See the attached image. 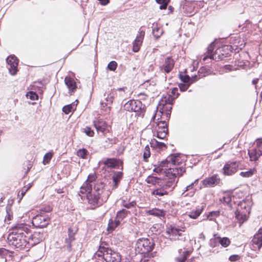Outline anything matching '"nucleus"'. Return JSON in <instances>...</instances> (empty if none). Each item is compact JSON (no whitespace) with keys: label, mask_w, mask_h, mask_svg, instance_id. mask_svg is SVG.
I'll return each mask as SVG.
<instances>
[{"label":"nucleus","mask_w":262,"mask_h":262,"mask_svg":"<svg viewBox=\"0 0 262 262\" xmlns=\"http://www.w3.org/2000/svg\"><path fill=\"white\" fill-rule=\"evenodd\" d=\"M104 184L96 180V175L90 174L81 186L79 194L82 199L85 195L89 204L96 207L105 201L110 194L109 191H104Z\"/></svg>","instance_id":"obj_1"},{"label":"nucleus","mask_w":262,"mask_h":262,"mask_svg":"<svg viewBox=\"0 0 262 262\" xmlns=\"http://www.w3.org/2000/svg\"><path fill=\"white\" fill-rule=\"evenodd\" d=\"M30 226L26 223H18L13 228L12 232L8 235V241L10 245L16 248L29 249L28 237Z\"/></svg>","instance_id":"obj_2"},{"label":"nucleus","mask_w":262,"mask_h":262,"mask_svg":"<svg viewBox=\"0 0 262 262\" xmlns=\"http://www.w3.org/2000/svg\"><path fill=\"white\" fill-rule=\"evenodd\" d=\"M178 180L176 177L168 178L163 180V182L151 190V194L156 198L167 195L172 191L177 185Z\"/></svg>","instance_id":"obj_3"},{"label":"nucleus","mask_w":262,"mask_h":262,"mask_svg":"<svg viewBox=\"0 0 262 262\" xmlns=\"http://www.w3.org/2000/svg\"><path fill=\"white\" fill-rule=\"evenodd\" d=\"M94 256L100 257L105 262H121V259L119 253L111 249L105 242L100 244Z\"/></svg>","instance_id":"obj_4"},{"label":"nucleus","mask_w":262,"mask_h":262,"mask_svg":"<svg viewBox=\"0 0 262 262\" xmlns=\"http://www.w3.org/2000/svg\"><path fill=\"white\" fill-rule=\"evenodd\" d=\"M174 100V97H172L170 94L163 96L159 101L157 112L152 119H154L156 115L165 116L166 118H169Z\"/></svg>","instance_id":"obj_5"},{"label":"nucleus","mask_w":262,"mask_h":262,"mask_svg":"<svg viewBox=\"0 0 262 262\" xmlns=\"http://www.w3.org/2000/svg\"><path fill=\"white\" fill-rule=\"evenodd\" d=\"M154 246L155 244L152 241L148 238H140L137 241L136 247V250L141 254L147 255V257L144 256L141 259V262H147L149 261L147 257H148L149 254L152 255V253L149 254V252L153 249Z\"/></svg>","instance_id":"obj_6"},{"label":"nucleus","mask_w":262,"mask_h":262,"mask_svg":"<svg viewBox=\"0 0 262 262\" xmlns=\"http://www.w3.org/2000/svg\"><path fill=\"white\" fill-rule=\"evenodd\" d=\"M51 211V208L50 206H48L45 210L41 209L40 212L33 217L32 221L33 226L40 228L46 227L50 221L49 215L46 213Z\"/></svg>","instance_id":"obj_7"},{"label":"nucleus","mask_w":262,"mask_h":262,"mask_svg":"<svg viewBox=\"0 0 262 262\" xmlns=\"http://www.w3.org/2000/svg\"><path fill=\"white\" fill-rule=\"evenodd\" d=\"M124 109L128 112H134L138 117L143 118L145 113V106L138 100H130L124 105Z\"/></svg>","instance_id":"obj_8"},{"label":"nucleus","mask_w":262,"mask_h":262,"mask_svg":"<svg viewBox=\"0 0 262 262\" xmlns=\"http://www.w3.org/2000/svg\"><path fill=\"white\" fill-rule=\"evenodd\" d=\"M117 96V91L112 89L104 94V99H102L101 101V110L104 112V114L110 113L111 110V105Z\"/></svg>","instance_id":"obj_9"},{"label":"nucleus","mask_w":262,"mask_h":262,"mask_svg":"<svg viewBox=\"0 0 262 262\" xmlns=\"http://www.w3.org/2000/svg\"><path fill=\"white\" fill-rule=\"evenodd\" d=\"M214 44L212 42L207 48V53L205 54L203 60L205 61L207 59L210 58L216 61L220 60H223L226 57L225 53H223L224 49L228 47H222L216 49L214 52H213L214 50Z\"/></svg>","instance_id":"obj_10"},{"label":"nucleus","mask_w":262,"mask_h":262,"mask_svg":"<svg viewBox=\"0 0 262 262\" xmlns=\"http://www.w3.org/2000/svg\"><path fill=\"white\" fill-rule=\"evenodd\" d=\"M214 44L212 42L207 48V53L205 54L203 60L205 61L207 59L210 58L216 61L220 60H223L226 57L225 53H223L224 49L228 47H222L216 49L214 52H213L214 50Z\"/></svg>","instance_id":"obj_11"},{"label":"nucleus","mask_w":262,"mask_h":262,"mask_svg":"<svg viewBox=\"0 0 262 262\" xmlns=\"http://www.w3.org/2000/svg\"><path fill=\"white\" fill-rule=\"evenodd\" d=\"M214 44L212 42L207 48V53L205 54L203 60L205 61L207 59L210 58L216 61L220 60H223L226 57L225 53H223L224 49L228 47H222L216 49L214 52H213L214 50Z\"/></svg>","instance_id":"obj_12"},{"label":"nucleus","mask_w":262,"mask_h":262,"mask_svg":"<svg viewBox=\"0 0 262 262\" xmlns=\"http://www.w3.org/2000/svg\"><path fill=\"white\" fill-rule=\"evenodd\" d=\"M251 202L249 200L241 202L237 206L236 215L237 218L244 217L247 219V215L249 214L251 210Z\"/></svg>","instance_id":"obj_13"},{"label":"nucleus","mask_w":262,"mask_h":262,"mask_svg":"<svg viewBox=\"0 0 262 262\" xmlns=\"http://www.w3.org/2000/svg\"><path fill=\"white\" fill-rule=\"evenodd\" d=\"M47 236L46 232L40 231H35L31 235L27 236L28 241V247H31L39 243L45 238Z\"/></svg>","instance_id":"obj_14"},{"label":"nucleus","mask_w":262,"mask_h":262,"mask_svg":"<svg viewBox=\"0 0 262 262\" xmlns=\"http://www.w3.org/2000/svg\"><path fill=\"white\" fill-rule=\"evenodd\" d=\"M180 162V156L178 155H171L168 156L166 159L160 162L159 165L163 167L171 166V165H176Z\"/></svg>","instance_id":"obj_15"},{"label":"nucleus","mask_w":262,"mask_h":262,"mask_svg":"<svg viewBox=\"0 0 262 262\" xmlns=\"http://www.w3.org/2000/svg\"><path fill=\"white\" fill-rule=\"evenodd\" d=\"M7 62L10 74L15 75L17 72L18 60L14 55H10L7 58Z\"/></svg>","instance_id":"obj_16"},{"label":"nucleus","mask_w":262,"mask_h":262,"mask_svg":"<svg viewBox=\"0 0 262 262\" xmlns=\"http://www.w3.org/2000/svg\"><path fill=\"white\" fill-rule=\"evenodd\" d=\"M220 179L217 174L206 178L201 181L204 187H213L219 184Z\"/></svg>","instance_id":"obj_17"},{"label":"nucleus","mask_w":262,"mask_h":262,"mask_svg":"<svg viewBox=\"0 0 262 262\" xmlns=\"http://www.w3.org/2000/svg\"><path fill=\"white\" fill-rule=\"evenodd\" d=\"M238 168V163L237 162H229L227 163L223 168V173L225 175L231 176L235 173Z\"/></svg>","instance_id":"obj_18"},{"label":"nucleus","mask_w":262,"mask_h":262,"mask_svg":"<svg viewBox=\"0 0 262 262\" xmlns=\"http://www.w3.org/2000/svg\"><path fill=\"white\" fill-rule=\"evenodd\" d=\"M182 231V229L170 225L167 228L166 233L171 241H175L179 239V237L181 236Z\"/></svg>","instance_id":"obj_19"},{"label":"nucleus","mask_w":262,"mask_h":262,"mask_svg":"<svg viewBox=\"0 0 262 262\" xmlns=\"http://www.w3.org/2000/svg\"><path fill=\"white\" fill-rule=\"evenodd\" d=\"M93 125L98 132L105 134V132H108V126L107 123L102 119L96 118L93 121Z\"/></svg>","instance_id":"obj_20"},{"label":"nucleus","mask_w":262,"mask_h":262,"mask_svg":"<svg viewBox=\"0 0 262 262\" xmlns=\"http://www.w3.org/2000/svg\"><path fill=\"white\" fill-rule=\"evenodd\" d=\"M145 35V32L143 30L140 31L137 34L136 39L133 43V51L137 52L139 51Z\"/></svg>","instance_id":"obj_21"},{"label":"nucleus","mask_w":262,"mask_h":262,"mask_svg":"<svg viewBox=\"0 0 262 262\" xmlns=\"http://www.w3.org/2000/svg\"><path fill=\"white\" fill-rule=\"evenodd\" d=\"M174 60L170 57H168L165 58L164 63L160 67L161 70L167 73H169L173 68Z\"/></svg>","instance_id":"obj_22"},{"label":"nucleus","mask_w":262,"mask_h":262,"mask_svg":"<svg viewBox=\"0 0 262 262\" xmlns=\"http://www.w3.org/2000/svg\"><path fill=\"white\" fill-rule=\"evenodd\" d=\"M146 213L149 215L157 216L161 219L165 217L167 213V211L163 209H160L155 208L147 211Z\"/></svg>","instance_id":"obj_23"},{"label":"nucleus","mask_w":262,"mask_h":262,"mask_svg":"<svg viewBox=\"0 0 262 262\" xmlns=\"http://www.w3.org/2000/svg\"><path fill=\"white\" fill-rule=\"evenodd\" d=\"M76 230L72 228H69L68 229V237L66 238V243L67 244V247L69 251L71 250V243L75 240V234Z\"/></svg>","instance_id":"obj_24"},{"label":"nucleus","mask_w":262,"mask_h":262,"mask_svg":"<svg viewBox=\"0 0 262 262\" xmlns=\"http://www.w3.org/2000/svg\"><path fill=\"white\" fill-rule=\"evenodd\" d=\"M64 82L69 92H74L77 89V85L74 79L70 77H66L64 78Z\"/></svg>","instance_id":"obj_25"},{"label":"nucleus","mask_w":262,"mask_h":262,"mask_svg":"<svg viewBox=\"0 0 262 262\" xmlns=\"http://www.w3.org/2000/svg\"><path fill=\"white\" fill-rule=\"evenodd\" d=\"M252 242L259 249L262 246V228L260 229L257 233L254 236Z\"/></svg>","instance_id":"obj_26"},{"label":"nucleus","mask_w":262,"mask_h":262,"mask_svg":"<svg viewBox=\"0 0 262 262\" xmlns=\"http://www.w3.org/2000/svg\"><path fill=\"white\" fill-rule=\"evenodd\" d=\"M103 163L108 167L116 168L119 166L120 161L119 160L115 158H107Z\"/></svg>","instance_id":"obj_27"},{"label":"nucleus","mask_w":262,"mask_h":262,"mask_svg":"<svg viewBox=\"0 0 262 262\" xmlns=\"http://www.w3.org/2000/svg\"><path fill=\"white\" fill-rule=\"evenodd\" d=\"M145 181L147 183L154 185L156 187L158 186L159 184L162 183L163 182V180H162L157 177L149 176L146 178Z\"/></svg>","instance_id":"obj_28"},{"label":"nucleus","mask_w":262,"mask_h":262,"mask_svg":"<svg viewBox=\"0 0 262 262\" xmlns=\"http://www.w3.org/2000/svg\"><path fill=\"white\" fill-rule=\"evenodd\" d=\"M152 34L156 38H159L163 34V29L158 24L154 23L152 24Z\"/></svg>","instance_id":"obj_29"},{"label":"nucleus","mask_w":262,"mask_h":262,"mask_svg":"<svg viewBox=\"0 0 262 262\" xmlns=\"http://www.w3.org/2000/svg\"><path fill=\"white\" fill-rule=\"evenodd\" d=\"M12 252L5 248H0V262H7L8 257L11 256Z\"/></svg>","instance_id":"obj_30"},{"label":"nucleus","mask_w":262,"mask_h":262,"mask_svg":"<svg viewBox=\"0 0 262 262\" xmlns=\"http://www.w3.org/2000/svg\"><path fill=\"white\" fill-rule=\"evenodd\" d=\"M181 7L185 12L189 13H191V11L193 9L192 3L186 0L182 2Z\"/></svg>","instance_id":"obj_31"},{"label":"nucleus","mask_w":262,"mask_h":262,"mask_svg":"<svg viewBox=\"0 0 262 262\" xmlns=\"http://www.w3.org/2000/svg\"><path fill=\"white\" fill-rule=\"evenodd\" d=\"M122 172L120 171H117L114 172L112 179L113 182V188H116L118 185L119 182L122 177Z\"/></svg>","instance_id":"obj_32"},{"label":"nucleus","mask_w":262,"mask_h":262,"mask_svg":"<svg viewBox=\"0 0 262 262\" xmlns=\"http://www.w3.org/2000/svg\"><path fill=\"white\" fill-rule=\"evenodd\" d=\"M155 129L156 130V133L158 132H163V131L168 132L167 124L165 121H159L156 125Z\"/></svg>","instance_id":"obj_33"},{"label":"nucleus","mask_w":262,"mask_h":262,"mask_svg":"<svg viewBox=\"0 0 262 262\" xmlns=\"http://www.w3.org/2000/svg\"><path fill=\"white\" fill-rule=\"evenodd\" d=\"M248 155L251 161H255L260 156L256 148L249 150Z\"/></svg>","instance_id":"obj_34"},{"label":"nucleus","mask_w":262,"mask_h":262,"mask_svg":"<svg viewBox=\"0 0 262 262\" xmlns=\"http://www.w3.org/2000/svg\"><path fill=\"white\" fill-rule=\"evenodd\" d=\"M77 103H73L67 105L63 107L62 111L66 114H68L70 112H73L76 110Z\"/></svg>","instance_id":"obj_35"},{"label":"nucleus","mask_w":262,"mask_h":262,"mask_svg":"<svg viewBox=\"0 0 262 262\" xmlns=\"http://www.w3.org/2000/svg\"><path fill=\"white\" fill-rule=\"evenodd\" d=\"M129 213V211L126 210L125 209H122V210L119 211L117 213L116 219L118 221H120L123 220Z\"/></svg>","instance_id":"obj_36"},{"label":"nucleus","mask_w":262,"mask_h":262,"mask_svg":"<svg viewBox=\"0 0 262 262\" xmlns=\"http://www.w3.org/2000/svg\"><path fill=\"white\" fill-rule=\"evenodd\" d=\"M219 244L223 247H227L231 243L230 240L227 237H221L219 236Z\"/></svg>","instance_id":"obj_37"},{"label":"nucleus","mask_w":262,"mask_h":262,"mask_svg":"<svg viewBox=\"0 0 262 262\" xmlns=\"http://www.w3.org/2000/svg\"><path fill=\"white\" fill-rule=\"evenodd\" d=\"M151 144L154 147H157L160 149H163V148L166 147L165 144L163 142L158 141L156 139L151 140Z\"/></svg>","instance_id":"obj_38"},{"label":"nucleus","mask_w":262,"mask_h":262,"mask_svg":"<svg viewBox=\"0 0 262 262\" xmlns=\"http://www.w3.org/2000/svg\"><path fill=\"white\" fill-rule=\"evenodd\" d=\"M202 212V209H196L194 211H191L189 214L188 216L190 218L196 219L200 215Z\"/></svg>","instance_id":"obj_39"},{"label":"nucleus","mask_w":262,"mask_h":262,"mask_svg":"<svg viewBox=\"0 0 262 262\" xmlns=\"http://www.w3.org/2000/svg\"><path fill=\"white\" fill-rule=\"evenodd\" d=\"M219 241V236L214 235V237L210 239L209 243L210 246L212 248L215 247L219 244V241Z\"/></svg>","instance_id":"obj_40"},{"label":"nucleus","mask_w":262,"mask_h":262,"mask_svg":"<svg viewBox=\"0 0 262 262\" xmlns=\"http://www.w3.org/2000/svg\"><path fill=\"white\" fill-rule=\"evenodd\" d=\"M88 155V151L85 148L79 149L77 151V155L82 159H86Z\"/></svg>","instance_id":"obj_41"},{"label":"nucleus","mask_w":262,"mask_h":262,"mask_svg":"<svg viewBox=\"0 0 262 262\" xmlns=\"http://www.w3.org/2000/svg\"><path fill=\"white\" fill-rule=\"evenodd\" d=\"M190 254V252L188 251H184L183 252L182 255L177 257L176 258L178 262H184L186 259L187 256Z\"/></svg>","instance_id":"obj_42"},{"label":"nucleus","mask_w":262,"mask_h":262,"mask_svg":"<svg viewBox=\"0 0 262 262\" xmlns=\"http://www.w3.org/2000/svg\"><path fill=\"white\" fill-rule=\"evenodd\" d=\"M120 224L119 221H118L117 219L116 221L114 222L113 221L110 222L108 225V230H113L115 229V228L119 225Z\"/></svg>","instance_id":"obj_43"},{"label":"nucleus","mask_w":262,"mask_h":262,"mask_svg":"<svg viewBox=\"0 0 262 262\" xmlns=\"http://www.w3.org/2000/svg\"><path fill=\"white\" fill-rule=\"evenodd\" d=\"M52 157H53V154L51 152H49L46 154L45 155L43 156V164L46 165L47 164H48L50 162Z\"/></svg>","instance_id":"obj_44"},{"label":"nucleus","mask_w":262,"mask_h":262,"mask_svg":"<svg viewBox=\"0 0 262 262\" xmlns=\"http://www.w3.org/2000/svg\"><path fill=\"white\" fill-rule=\"evenodd\" d=\"M220 212L218 211H212L209 213L207 216V218L210 221H213L216 217L219 216Z\"/></svg>","instance_id":"obj_45"},{"label":"nucleus","mask_w":262,"mask_h":262,"mask_svg":"<svg viewBox=\"0 0 262 262\" xmlns=\"http://www.w3.org/2000/svg\"><path fill=\"white\" fill-rule=\"evenodd\" d=\"M256 149L260 156H262V139H257L256 140Z\"/></svg>","instance_id":"obj_46"},{"label":"nucleus","mask_w":262,"mask_h":262,"mask_svg":"<svg viewBox=\"0 0 262 262\" xmlns=\"http://www.w3.org/2000/svg\"><path fill=\"white\" fill-rule=\"evenodd\" d=\"M255 171V170L254 169H250L247 171L241 172L240 173V175L243 177H246V178L250 177L254 174Z\"/></svg>","instance_id":"obj_47"},{"label":"nucleus","mask_w":262,"mask_h":262,"mask_svg":"<svg viewBox=\"0 0 262 262\" xmlns=\"http://www.w3.org/2000/svg\"><path fill=\"white\" fill-rule=\"evenodd\" d=\"M122 205L126 208L129 209L132 207H135L136 205V203L135 201H132L131 202L128 203L125 201H123Z\"/></svg>","instance_id":"obj_48"},{"label":"nucleus","mask_w":262,"mask_h":262,"mask_svg":"<svg viewBox=\"0 0 262 262\" xmlns=\"http://www.w3.org/2000/svg\"><path fill=\"white\" fill-rule=\"evenodd\" d=\"M156 2L159 4H161L160 6V9H165L166 8L167 4L168 3L169 0H156Z\"/></svg>","instance_id":"obj_49"},{"label":"nucleus","mask_w":262,"mask_h":262,"mask_svg":"<svg viewBox=\"0 0 262 262\" xmlns=\"http://www.w3.org/2000/svg\"><path fill=\"white\" fill-rule=\"evenodd\" d=\"M26 96L28 99L32 100H36L38 98L37 94L32 91L29 92L27 94Z\"/></svg>","instance_id":"obj_50"},{"label":"nucleus","mask_w":262,"mask_h":262,"mask_svg":"<svg viewBox=\"0 0 262 262\" xmlns=\"http://www.w3.org/2000/svg\"><path fill=\"white\" fill-rule=\"evenodd\" d=\"M117 67V63L115 61H111L107 65V69L112 71L116 70Z\"/></svg>","instance_id":"obj_51"},{"label":"nucleus","mask_w":262,"mask_h":262,"mask_svg":"<svg viewBox=\"0 0 262 262\" xmlns=\"http://www.w3.org/2000/svg\"><path fill=\"white\" fill-rule=\"evenodd\" d=\"M127 89L126 88H119L117 90H115V91H117L118 93L117 97H119L120 98H123L125 97V92L124 90Z\"/></svg>","instance_id":"obj_52"},{"label":"nucleus","mask_w":262,"mask_h":262,"mask_svg":"<svg viewBox=\"0 0 262 262\" xmlns=\"http://www.w3.org/2000/svg\"><path fill=\"white\" fill-rule=\"evenodd\" d=\"M150 148L148 146H146L144 148L143 153V158L144 160L146 161L147 159L150 157Z\"/></svg>","instance_id":"obj_53"},{"label":"nucleus","mask_w":262,"mask_h":262,"mask_svg":"<svg viewBox=\"0 0 262 262\" xmlns=\"http://www.w3.org/2000/svg\"><path fill=\"white\" fill-rule=\"evenodd\" d=\"M190 84V83H180L179 86L180 91L182 92H184V91H186L188 89V88H189Z\"/></svg>","instance_id":"obj_54"},{"label":"nucleus","mask_w":262,"mask_h":262,"mask_svg":"<svg viewBox=\"0 0 262 262\" xmlns=\"http://www.w3.org/2000/svg\"><path fill=\"white\" fill-rule=\"evenodd\" d=\"M84 133L85 134L89 137H93L94 135V132L89 127H86L84 128Z\"/></svg>","instance_id":"obj_55"},{"label":"nucleus","mask_w":262,"mask_h":262,"mask_svg":"<svg viewBox=\"0 0 262 262\" xmlns=\"http://www.w3.org/2000/svg\"><path fill=\"white\" fill-rule=\"evenodd\" d=\"M167 133L168 132H165L164 131H163V132H158L157 133H156V136L160 139H164L166 138Z\"/></svg>","instance_id":"obj_56"},{"label":"nucleus","mask_w":262,"mask_h":262,"mask_svg":"<svg viewBox=\"0 0 262 262\" xmlns=\"http://www.w3.org/2000/svg\"><path fill=\"white\" fill-rule=\"evenodd\" d=\"M171 94L170 95L172 97H174V99L178 97L179 93H178V89L177 88H174L171 90Z\"/></svg>","instance_id":"obj_57"},{"label":"nucleus","mask_w":262,"mask_h":262,"mask_svg":"<svg viewBox=\"0 0 262 262\" xmlns=\"http://www.w3.org/2000/svg\"><path fill=\"white\" fill-rule=\"evenodd\" d=\"M180 78L184 83L190 82V77L188 75H180Z\"/></svg>","instance_id":"obj_58"},{"label":"nucleus","mask_w":262,"mask_h":262,"mask_svg":"<svg viewBox=\"0 0 262 262\" xmlns=\"http://www.w3.org/2000/svg\"><path fill=\"white\" fill-rule=\"evenodd\" d=\"M176 169L177 170V173L175 172L174 170L173 169V174H178L179 176H181L182 173L185 171V170L182 167H180L179 168H176Z\"/></svg>","instance_id":"obj_59"},{"label":"nucleus","mask_w":262,"mask_h":262,"mask_svg":"<svg viewBox=\"0 0 262 262\" xmlns=\"http://www.w3.org/2000/svg\"><path fill=\"white\" fill-rule=\"evenodd\" d=\"M13 217L12 213L10 210H7V215L6 216L5 221H10Z\"/></svg>","instance_id":"obj_60"},{"label":"nucleus","mask_w":262,"mask_h":262,"mask_svg":"<svg viewBox=\"0 0 262 262\" xmlns=\"http://www.w3.org/2000/svg\"><path fill=\"white\" fill-rule=\"evenodd\" d=\"M199 181V179H196L195 180V181L192 183H191L190 185H188L185 190V191L189 190L190 189H192L194 185V184L196 183Z\"/></svg>","instance_id":"obj_61"},{"label":"nucleus","mask_w":262,"mask_h":262,"mask_svg":"<svg viewBox=\"0 0 262 262\" xmlns=\"http://www.w3.org/2000/svg\"><path fill=\"white\" fill-rule=\"evenodd\" d=\"M239 259V256L237 255H233L229 257V260L232 261L238 260Z\"/></svg>","instance_id":"obj_62"},{"label":"nucleus","mask_w":262,"mask_h":262,"mask_svg":"<svg viewBox=\"0 0 262 262\" xmlns=\"http://www.w3.org/2000/svg\"><path fill=\"white\" fill-rule=\"evenodd\" d=\"M163 170V168L159 165L158 167L155 168L154 170V171L157 172V173H161L162 170Z\"/></svg>","instance_id":"obj_63"},{"label":"nucleus","mask_w":262,"mask_h":262,"mask_svg":"<svg viewBox=\"0 0 262 262\" xmlns=\"http://www.w3.org/2000/svg\"><path fill=\"white\" fill-rule=\"evenodd\" d=\"M198 80V77L196 75L192 76L191 78H190V83H192L193 82L196 81Z\"/></svg>","instance_id":"obj_64"}]
</instances>
